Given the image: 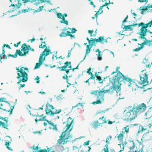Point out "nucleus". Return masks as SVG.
<instances>
[{"mask_svg": "<svg viewBox=\"0 0 152 152\" xmlns=\"http://www.w3.org/2000/svg\"><path fill=\"white\" fill-rule=\"evenodd\" d=\"M123 81L132 91L136 90L137 87V84L130 78L124 76L120 72H118L112 80L113 86H111L109 89L104 90L103 88L101 91L96 90L91 92V94L96 96L97 99L96 101L93 102L92 104L94 105L101 104L104 100V94L109 92L113 93L116 89L120 91L121 85L120 82Z\"/></svg>", "mask_w": 152, "mask_h": 152, "instance_id": "f257e3e1", "label": "nucleus"}, {"mask_svg": "<svg viewBox=\"0 0 152 152\" xmlns=\"http://www.w3.org/2000/svg\"><path fill=\"white\" fill-rule=\"evenodd\" d=\"M146 108V104L142 103L136 107H133L131 109L125 110L123 113L122 119L126 121H131L134 119L139 113L145 111Z\"/></svg>", "mask_w": 152, "mask_h": 152, "instance_id": "f03ea898", "label": "nucleus"}, {"mask_svg": "<svg viewBox=\"0 0 152 152\" xmlns=\"http://www.w3.org/2000/svg\"><path fill=\"white\" fill-rule=\"evenodd\" d=\"M73 120L70 117L67 119V120L63 123V124H65L66 126L64 128L65 129V130L62 133L59 137V138L58 140V143L59 145H64L68 142L67 140L71 139L72 136L70 134V132L72 130L73 128L72 123Z\"/></svg>", "mask_w": 152, "mask_h": 152, "instance_id": "7ed1b4c3", "label": "nucleus"}, {"mask_svg": "<svg viewBox=\"0 0 152 152\" xmlns=\"http://www.w3.org/2000/svg\"><path fill=\"white\" fill-rule=\"evenodd\" d=\"M16 69L17 70L18 75L17 78L19 80L17 83L19 84L21 82L25 83L28 80V75L25 70H28V69L27 67L24 68L23 67H20L19 69V67H17Z\"/></svg>", "mask_w": 152, "mask_h": 152, "instance_id": "20e7f679", "label": "nucleus"}, {"mask_svg": "<svg viewBox=\"0 0 152 152\" xmlns=\"http://www.w3.org/2000/svg\"><path fill=\"white\" fill-rule=\"evenodd\" d=\"M21 49V51L20 50H17L14 55L9 54L8 55V56L15 58L17 57L18 55L21 56H25L26 54H28L29 50L30 49V46L27 45L26 43H24L22 45Z\"/></svg>", "mask_w": 152, "mask_h": 152, "instance_id": "39448f33", "label": "nucleus"}, {"mask_svg": "<svg viewBox=\"0 0 152 152\" xmlns=\"http://www.w3.org/2000/svg\"><path fill=\"white\" fill-rule=\"evenodd\" d=\"M54 110V108L52 105L49 103H47L45 111L47 115L53 116L55 115L59 114L62 111L60 109L56 110L55 111Z\"/></svg>", "mask_w": 152, "mask_h": 152, "instance_id": "423d86ee", "label": "nucleus"}, {"mask_svg": "<svg viewBox=\"0 0 152 152\" xmlns=\"http://www.w3.org/2000/svg\"><path fill=\"white\" fill-rule=\"evenodd\" d=\"M50 52V50L47 49V48H45L44 50L41 54L39 61V63L36 64L34 67L35 69L39 67L42 64L43 61L45 59V56L48 55Z\"/></svg>", "mask_w": 152, "mask_h": 152, "instance_id": "0eeeda50", "label": "nucleus"}, {"mask_svg": "<svg viewBox=\"0 0 152 152\" xmlns=\"http://www.w3.org/2000/svg\"><path fill=\"white\" fill-rule=\"evenodd\" d=\"M145 71L146 69L142 70L141 73L139 75L140 82H139V83L143 86L148 85L150 83L148 81V75L146 72H145Z\"/></svg>", "mask_w": 152, "mask_h": 152, "instance_id": "6e6552de", "label": "nucleus"}, {"mask_svg": "<svg viewBox=\"0 0 152 152\" xmlns=\"http://www.w3.org/2000/svg\"><path fill=\"white\" fill-rule=\"evenodd\" d=\"M152 140V132H148L145 133L142 137V141H148Z\"/></svg>", "mask_w": 152, "mask_h": 152, "instance_id": "1a4fd4ad", "label": "nucleus"}, {"mask_svg": "<svg viewBox=\"0 0 152 152\" xmlns=\"http://www.w3.org/2000/svg\"><path fill=\"white\" fill-rule=\"evenodd\" d=\"M59 36L61 37L70 36L71 38H75V36L74 35L71 34V33L69 31H67L66 33L62 32L60 34Z\"/></svg>", "mask_w": 152, "mask_h": 152, "instance_id": "9d476101", "label": "nucleus"}, {"mask_svg": "<svg viewBox=\"0 0 152 152\" xmlns=\"http://www.w3.org/2000/svg\"><path fill=\"white\" fill-rule=\"evenodd\" d=\"M37 117V118L35 119V121L37 122L39 121H44L45 120L46 116H44V114H42L40 115L37 114V115H35Z\"/></svg>", "mask_w": 152, "mask_h": 152, "instance_id": "9b49d317", "label": "nucleus"}, {"mask_svg": "<svg viewBox=\"0 0 152 152\" xmlns=\"http://www.w3.org/2000/svg\"><path fill=\"white\" fill-rule=\"evenodd\" d=\"M144 7L145 8H143L142 7H141L140 8V13L142 14H144L145 11H146L148 9L152 8V5L148 4L147 6ZM151 11H152V9L151 10Z\"/></svg>", "mask_w": 152, "mask_h": 152, "instance_id": "f8f14e48", "label": "nucleus"}, {"mask_svg": "<svg viewBox=\"0 0 152 152\" xmlns=\"http://www.w3.org/2000/svg\"><path fill=\"white\" fill-rule=\"evenodd\" d=\"M71 64V62H70L66 61L64 63V66L61 67H57V69H60V71H64V69L66 68L67 66H68L69 65Z\"/></svg>", "mask_w": 152, "mask_h": 152, "instance_id": "ddd939ff", "label": "nucleus"}, {"mask_svg": "<svg viewBox=\"0 0 152 152\" xmlns=\"http://www.w3.org/2000/svg\"><path fill=\"white\" fill-rule=\"evenodd\" d=\"M146 119H149L152 116V108H149L148 110L145 113Z\"/></svg>", "mask_w": 152, "mask_h": 152, "instance_id": "4468645a", "label": "nucleus"}, {"mask_svg": "<svg viewBox=\"0 0 152 152\" xmlns=\"http://www.w3.org/2000/svg\"><path fill=\"white\" fill-rule=\"evenodd\" d=\"M124 131H121V133L119 134H117V135L115 136V137H117L118 139L120 142H122L124 137Z\"/></svg>", "mask_w": 152, "mask_h": 152, "instance_id": "2eb2a0df", "label": "nucleus"}, {"mask_svg": "<svg viewBox=\"0 0 152 152\" xmlns=\"http://www.w3.org/2000/svg\"><path fill=\"white\" fill-rule=\"evenodd\" d=\"M146 122L147 124V126L148 132H152V123L148 120H146Z\"/></svg>", "mask_w": 152, "mask_h": 152, "instance_id": "dca6fc26", "label": "nucleus"}, {"mask_svg": "<svg viewBox=\"0 0 152 152\" xmlns=\"http://www.w3.org/2000/svg\"><path fill=\"white\" fill-rule=\"evenodd\" d=\"M8 137L9 139V140H5V141H6V142L5 143V145H6L7 149L10 151H12V149L10 147H9L10 145V144L11 143L10 141H11V138L10 137Z\"/></svg>", "mask_w": 152, "mask_h": 152, "instance_id": "f3484780", "label": "nucleus"}, {"mask_svg": "<svg viewBox=\"0 0 152 152\" xmlns=\"http://www.w3.org/2000/svg\"><path fill=\"white\" fill-rule=\"evenodd\" d=\"M144 128L142 126H139V129L140 130L137 133L138 134L140 133V132H142L144 131L145 130H147V124L146 122V121L144 123Z\"/></svg>", "mask_w": 152, "mask_h": 152, "instance_id": "a211bd4d", "label": "nucleus"}, {"mask_svg": "<svg viewBox=\"0 0 152 152\" xmlns=\"http://www.w3.org/2000/svg\"><path fill=\"white\" fill-rule=\"evenodd\" d=\"M93 40H94V43L95 42H100L102 43H103L104 42L103 41L104 40V37L100 36L98 38V39H96L95 38Z\"/></svg>", "mask_w": 152, "mask_h": 152, "instance_id": "6ab92c4d", "label": "nucleus"}, {"mask_svg": "<svg viewBox=\"0 0 152 152\" xmlns=\"http://www.w3.org/2000/svg\"><path fill=\"white\" fill-rule=\"evenodd\" d=\"M47 121L48 124L52 126V128L53 130L55 131L57 130V125H55L54 123L51 121H48V120H47Z\"/></svg>", "mask_w": 152, "mask_h": 152, "instance_id": "aec40b11", "label": "nucleus"}, {"mask_svg": "<svg viewBox=\"0 0 152 152\" xmlns=\"http://www.w3.org/2000/svg\"><path fill=\"white\" fill-rule=\"evenodd\" d=\"M8 124L7 123L3 122L0 120V126H1L9 130L8 128Z\"/></svg>", "mask_w": 152, "mask_h": 152, "instance_id": "412c9836", "label": "nucleus"}, {"mask_svg": "<svg viewBox=\"0 0 152 152\" xmlns=\"http://www.w3.org/2000/svg\"><path fill=\"white\" fill-rule=\"evenodd\" d=\"M102 120L103 122L102 123H99L98 126H100V127H102L103 124L104 123H106L107 122V121L106 120L105 118L104 117L102 116V117L100 118L99 119V120Z\"/></svg>", "mask_w": 152, "mask_h": 152, "instance_id": "4be33fe9", "label": "nucleus"}, {"mask_svg": "<svg viewBox=\"0 0 152 152\" xmlns=\"http://www.w3.org/2000/svg\"><path fill=\"white\" fill-rule=\"evenodd\" d=\"M129 144L130 145L129 147V149L131 150L134 149L136 146V145L134 141H130L129 142Z\"/></svg>", "mask_w": 152, "mask_h": 152, "instance_id": "5701e85b", "label": "nucleus"}, {"mask_svg": "<svg viewBox=\"0 0 152 152\" xmlns=\"http://www.w3.org/2000/svg\"><path fill=\"white\" fill-rule=\"evenodd\" d=\"M95 76L96 77V80H98L99 83H102L103 82V80L102 79L101 77L97 75L96 72H95Z\"/></svg>", "mask_w": 152, "mask_h": 152, "instance_id": "b1692460", "label": "nucleus"}, {"mask_svg": "<svg viewBox=\"0 0 152 152\" xmlns=\"http://www.w3.org/2000/svg\"><path fill=\"white\" fill-rule=\"evenodd\" d=\"M97 31V30L96 29V30L95 31L94 33L93 34H92L94 32V31L93 30H88V32L90 34V35L91 37H95L96 35Z\"/></svg>", "mask_w": 152, "mask_h": 152, "instance_id": "393cba45", "label": "nucleus"}, {"mask_svg": "<svg viewBox=\"0 0 152 152\" xmlns=\"http://www.w3.org/2000/svg\"><path fill=\"white\" fill-rule=\"evenodd\" d=\"M96 52H98L97 56V59L99 61H101L102 59V55L101 54V52L99 49H97L96 50Z\"/></svg>", "mask_w": 152, "mask_h": 152, "instance_id": "a878e982", "label": "nucleus"}, {"mask_svg": "<svg viewBox=\"0 0 152 152\" xmlns=\"http://www.w3.org/2000/svg\"><path fill=\"white\" fill-rule=\"evenodd\" d=\"M49 148H48L47 149H40L38 151L35 152H55L54 151H52L51 152H49L50 150Z\"/></svg>", "mask_w": 152, "mask_h": 152, "instance_id": "bb28decb", "label": "nucleus"}, {"mask_svg": "<svg viewBox=\"0 0 152 152\" xmlns=\"http://www.w3.org/2000/svg\"><path fill=\"white\" fill-rule=\"evenodd\" d=\"M144 43H145V45L147 46H152V40H145L144 42Z\"/></svg>", "mask_w": 152, "mask_h": 152, "instance_id": "cd10ccee", "label": "nucleus"}, {"mask_svg": "<svg viewBox=\"0 0 152 152\" xmlns=\"http://www.w3.org/2000/svg\"><path fill=\"white\" fill-rule=\"evenodd\" d=\"M92 126L93 128L95 129H96L98 127V121H93L92 123Z\"/></svg>", "mask_w": 152, "mask_h": 152, "instance_id": "c85d7f7f", "label": "nucleus"}, {"mask_svg": "<svg viewBox=\"0 0 152 152\" xmlns=\"http://www.w3.org/2000/svg\"><path fill=\"white\" fill-rule=\"evenodd\" d=\"M94 39L93 38H91L89 40V39L88 37H87L86 40L88 41V43L91 46H93L94 44V40H93Z\"/></svg>", "mask_w": 152, "mask_h": 152, "instance_id": "c756f323", "label": "nucleus"}, {"mask_svg": "<svg viewBox=\"0 0 152 152\" xmlns=\"http://www.w3.org/2000/svg\"><path fill=\"white\" fill-rule=\"evenodd\" d=\"M112 138V137L111 135L108 136L106 138V142L107 143L106 144L108 145L110 143V141Z\"/></svg>", "mask_w": 152, "mask_h": 152, "instance_id": "7c9ffc66", "label": "nucleus"}, {"mask_svg": "<svg viewBox=\"0 0 152 152\" xmlns=\"http://www.w3.org/2000/svg\"><path fill=\"white\" fill-rule=\"evenodd\" d=\"M67 67H68L69 68V69H66V68L64 69V71L66 72V75H67L69 74V71L71 69H72V66L71 64H70L68 66H67Z\"/></svg>", "mask_w": 152, "mask_h": 152, "instance_id": "2f4dec72", "label": "nucleus"}, {"mask_svg": "<svg viewBox=\"0 0 152 152\" xmlns=\"http://www.w3.org/2000/svg\"><path fill=\"white\" fill-rule=\"evenodd\" d=\"M132 25H130L129 26H124V29L125 31L127 29H129L130 31H132V28H131Z\"/></svg>", "mask_w": 152, "mask_h": 152, "instance_id": "473e14b6", "label": "nucleus"}, {"mask_svg": "<svg viewBox=\"0 0 152 152\" xmlns=\"http://www.w3.org/2000/svg\"><path fill=\"white\" fill-rule=\"evenodd\" d=\"M79 106H80L81 107H82V108L83 107V104L82 103H77L75 106H74L72 107V108H74L75 107H77V109H79Z\"/></svg>", "mask_w": 152, "mask_h": 152, "instance_id": "72a5a7b5", "label": "nucleus"}, {"mask_svg": "<svg viewBox=\"0 0 152 152\" xmlns=\"http://www.w3.org/2000/svg\"><path fill=\"white\" fill-rule=\"evenodd\" d=\"M46 44L45 42H42V43L39 46V48H44L46 46Z\"/></svg>", "mask_w": 152, "mask_h": 152, "instance_id": "f704fd0d", "label": "nucleus"}, {"mask_svg": "<svg viewBox=\"0 0 152 152\" xmlns=\"http://www.w3.org/2000/svg\"><path fill=\"white\" fill-rule=\"evenodd\" d=\"M21 5V4L20 3H19V2L18 3V4H11V6H12V7H15L16 6V8L17 9H19L20 8V6Z\"/></svg>", "mask_w": 152, "mask_h": 152, "instance_id": "c9c22d12", "label": "nucleus"}, {"mask_svg": "<svg viewBox=\"0 0 152 152\" xmlns=\"http://www.w3.org/2000/svg\"><path fill=\"white\" fill-rule=\"evenodd\" d=\"M57 17L60 19H62L64 18L62 14L60 13H57Z\"/></svg>", "mask_w": 152, "mask_h": 152, "instance_id": "e433bc0d", "label": "nucleus"}, {"mask_svg": "<svg viewBox=\"0 0 152 152\" xmlns=\"http://www.w3.org/2000/svg\"><path fill=\"white\" fill-rule=\"evenodd\" d=\"M124 129V132H126V133H128L129 132V126L127 125L126 126V127H124L123 129Z\"/></svg>", "mask_w": 152, "mask_h": 152, "instance_id": "4c0bfd02", "label": "nucleus"}, {"mask_svg": "<svg viewBox=\"0 0 152 152\" xmlns=\"http://www.w3.org/2000/svg\"><path fill=\"white\" fill-rule=\"evenodd\" d=\"M91 48H89V46L88 45H87V49L86 50V55L88 53H89L91 51Z\"/></svg>", "mask_w": 152, "mask_h": 152, "instance_id": "58836bf2", "label": "nucleus"}, {"mask_svg": "<svg viewBox=\"0 0 152 152\" xmlns=\"http://www.w3.org/2000/svg\"><path fill=\"white\" fill-rule=\"evenodd\" d=\"M62 19L63 20L60 21V22L61 23H64L66 24V25H67L68 24V22L67 21L65 20V18H64Z\"/></svg>", "mask_w": 152, "mask_h": 152, "instance_id": "ea45409f", "label": "nucleus"}, {"mask_svg": "<svg viewBox=\"0 0 152 152\" xmlns=\"http://www.w3.org/2000/svg\"><path fill=\"white\" fill-rule=\"evenodd\" d=\"M110 4V1H109V2L107 3V2H106L102 6H101L100 7V10H101V9H102L103 8V7L105 6H107L109 4Z\"/></svg>", "mask_w": 152, "mask_h": 152, "instance_id": "a19ab883", "label": "nucleus"}, {"mask_svg": "<svg viewBox=\"0 0 152 152\" xmlns=\"http://www.w3.org/2000/svg\"><path fill=\"white\" fill-rule=\"evenodd\" d=\"M105 147V148L103 149V151H104V152H109L108 145L106 144Z\"/></svg>", "mask_w": 152, "mask_h": 152, "instance_id": "79ce46f5", "label": "nucleus"}, {"mask_svg": "<svg viewBox=\"0 0 152 152\" xmlns=\"http://www.w3.org/2000/svg\"><path fill=\"white\" fill-rule=\"evenodd\" d=\"M14 109V107H11V109L10 110H6V109H4V111H7L8 112H10V114L11 115L12 113V111L13 110V109Z\"/></svg>", "mask_w": 152, "mask_h": 152, "instance_id": "37998d69", "label": "nucleus"}, {"mask_svg": "<svg viewBox=\"0 0 152 152\" xmlns=\"http://www.w3.org/2000/svg\"><path fill=\"white\" fill-rule=\"evenodd\" d=\"M0 119L4 120V121H5V122L7 123H8V118L7 117H5L4 118H3L2 117L0 116Z\"/></svg>", "mask_w": 152, "mask_h": 152, "instance_id": "c03bdc74", "label": "nucleus"}, {"mask_svg": "<svg viewBox=\"0 0 152 152\" xmlns=\"http://www.w3.org/2000/svg\"><path fill=\"white\" fill-rule=\"evenodd\" d=\"M62 78L66 80V83H68V76L67 75H64V76L62 77Z\"/></svg>", "mask_w": 152, "mask_h": 152, "instance_id": "a18cd8bd", "label": "nucleus"}, {"mask_svg": "<svg viewBox=\"0 0 152 152\" xmlns=\"http://www.w3.org/2000/svg\"><path fill=\"white\" fill-rule=\"evenodd\" d=\"M5 51L4 49L3 48L2 50V55H3L4 58L6 59L7 58V56L5 55Z\"/></svg>", "mask_w": 152, "mask_h": 152, "instance_id": "49530a36", "label": "nucleus"}, {"mask_svg": "<svg viewBox=\"0 0 152 152\" xmlns=\"http://www.w3.org/2000/svg\"><path fill=\"white\" fill-rule=\"evenodd\" d=\"M95 12H96V13L95 15L94 16V17H93L92 18L93 19H95V18H97V17H98V16L99 15V12H96V11H95Z\"/></svg>", "mask_w": 152, "mask_h": 152, "instance_id": "de8ad7c7", "label": "nucleus"}, {"mask_svg": "<svg viewBox=\"0 0 152 152\" xmlns=\"http://www.w3.org/2000/svg\"><path fill=\"white\" fill-rule=\"evenodd\" d=\"M30 148L31 149H33L34 150H36V151L38 150L39 149V147H38V145H37V146L36 147H34V146H33L31 147Z\"/></svg>", "mask_w": 152, "mask_h": 152, "instance_id": "09e8293b", "label": "nucleus"}, {"mask_svg": "<svg viewBox=\"0 0 152 152\" xmlns=\"http://www.w3.org/2000/svg\"><path fill=\"white\" fill-rule=\"evenodd\" d=\"M138 1L140 3H145L146 4L148 2V0H138Z\"/></svg>", "mask_w": 152, "mask_h": 152, "instance_id": "8fccbe9b", "label": "nucleus"}, {"mask_svg": "<svg viewBox=\"0 0 152 152\" xmlns=\"http://www.w3.org/2000/svg\"><path fill=\"white\" fill-rule=\"evenodd\" d=\"M91 68L90 67L89 68L87 69V71L86 72L89 75H90L92 74V73L91 72Z\"/></svg>", "mask_w": 152, "mask_h": 152, "instance_id": "3c124183", "label": "nucleus"}, {"mask_svg": "<svg viewBox=\"0 0 152 152\" xmlns=\"http://www.w3.org/2000/svg\"><path fill=\"white\" fill-rule=\"evenodd\" d=\"M72 49L71 50H69L68 51V54L67 55V58H68L70 57L71 55V53L72 51Z\"/></svg>", "mask_w": 152, "mask_h": 152, "instance_id": "603ef678", "label": "nucleus"}, {"mask_svg": "<svg viewBox=\"0 0 152 152\" xmlns=\"http://www.w3.org/2000/svg\"><path fill=\"white\" fill-rule=\"evenodd\" d=\"M142 48V47H138V48L134 49L133 50L134 51H137L140 50Z\"/></svg>", "mask_w": 152, "mask_h": 152, "instance_id": "864d4df0", "label": "nucleus"}, {"mask_svg": "<svg viewBox=\"0 0 152 152\" xmlns=\"http://www.w3.org/2000/svg\"><path fill=\"white\" fill-rule=\"evenodd\" d=\"M35 80H36V83H39V77L38 76H37L35 79Z\"/></svg>", "mask_w": 152, "mask_h": 152, "instance_id": "5fc2aeb1", "label": "nucleus"}, {"mask_svg": "<svg viewBox=\"0 0 152 152\" xmlns=\"http://www.w3.org/2000/svg\"><path fill=\"white\" fill-rule=\"evenodd\" d=\"M5 46H6L7 48H8L9 49H11V48H10V47L9 45L7 44V45L4 44L2 47V49H3V48L4 49V47Z\"/></svg>", "mask_w": 152, "mask_h": 152, "instance_id": "6e6d98bb", "label": "nucleus"}, {"mask_svg": "<svg viewBox=\"0 0 152 152\" xmlns=\"http://www.w3.org/2000/svg\"><path fill=\"white\" fill-rule=\"evenodd\" d=\"M91 75V77L89 78V79H90V80H91V79H93V80H94L95 79V76H94L92 74H91V75Z\"/></svg>", "mask_w": 152, "mask_h": 152, "instance_id": "4d7b16f0", "label": "nucleus"}, {"mask_svg": "<svg viewBox=\"0 0 152 152\" xmlns=\"http://www.w3.org/2000/svg\"><path fill=\"white\" fill-rule=\"evenodd\" d=\"M77 31V30L75 28H73L72 29L71 31L70 32L71 33V34H73L75 33Z\"/></svg>", "mask_w": 152, "mask_h": 152, "instance_id": "13d9d810", "label": "nucleus"}, {"mask_svg": "<svg viewBox=\"0 0 152 152\" xmlns=\"http://www.w3.org/2000/svg\"><path fill=\"white\" fill-rule=\"evenodd\" d=\"M21 42L20 41L18 42L16 44H15L14 45V46L15 47H17L20 44Z\"/></svg>", "mask_w": 152, "mask_h": 152, "instance_id": "bf43d9fd", "label": "nucleus"}, {"mask_svg": "<svg viewBox=\"0 0 152 152\" xmlns=\"http://www.w3.org/2000/svg\"><path fill=\"white\" fill-rule=\"evenodd\" d=\"M44 7V6H40L38 9V10L39 11H41L42 10L43 8Z\"/></svg>", "mask_w": 152, "mask_h": 152, "instance_id": "052dcab7", "label": "nucleus"}, {"mask_svg": "<svg viewBox=\"0 0 152 152\" xmlns=\"http://www.w3.org/2000/svg\"><path fill=\"white\" fill-rule=\"evenodd\" d=\"M90 142V141H87L85 142L84 143V145H88L89 144V142Z\"/></svg>", "mask_w": 152, "mask_h": 152, "instance_id": "680f3d73", "label": "nucleus"}, {"mask_svg": "<svg viewBox=\"0 0 152 152\" xmlns=\"http://www.w3.org/2000/svg\"><path fill=\"white\" fill-rule=\"evenodd\" d=\"M138 45H140L141 46L140 47H142V48L144 47V45H145V44L144 43V42H142V43L141 44H138Z\"/></svg>", "mask_w": 152, "mask_h": 152, "instance_id": "e2e57ef3", "label": "nucleus"}, {"mask_svg": "<svg viewBox=\"0 0 152 152\" xmlns=\"http://www.w3.org/2000/svg\"><path fill=\"white\" fill-rule=\"evenodd\" d=\"M115 122V121H111L109 120L108 121V124H112L113 123H114Z\"/></svg>", "mask_w": 152, "mask_h": 152, "instance_id": "0e129e2a", "label": "nucleus"}, {"mask_svg": "<svg viewBox=\"0 0 152 152\" xmlns=\"http://www.w3.org/2000/svg\"><path fill=\"white\" fill-rule=\"evenodd\" d=\"M151 64H152V63H151V64H147V65H146L145 66L147 68H150L151 67Z\"/></svg>", "mask_w": 152, "mask_h": 152, "instance_id": "69168bd1", "label": "nucleus"}, {"mask_svg": "<svg viewBox=\"0 0 152 152\" xmlns=\"http://www.w3.org/2000/svg\"><path fill=\"white\" fill-rule=\"evenodd\" d=\"M90 3L92 5L94 8H95V5L94 4V3L93 1H91Z\"/></svg>", "mask_w": 152, "mask_h": 152, "instance_id": "338daca9", "label": "nucleus"}, {"mask_svg": "<svg viewBox=\"0 0 152 152\" xmlns=\"http://www.w3.org/2000/svg\"><path fill=\"white\" fill-rule=\"evenodd\" d=\"M25 86V84H21L20 85V87L19 88V89H20L21 87L23 88Z\"/></svg>", "mask_w": 152, "mask_h": 152, "instance_id": "774afa93", "label": "nucleus"}]
</instances>
